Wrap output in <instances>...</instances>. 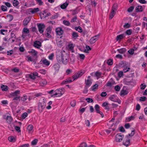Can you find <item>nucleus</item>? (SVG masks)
Wrapping results in <instances>:
<instances>
[{"label":"nucleus","mask_w":147,"mask_h":147,"mask_svg":"<svg viewBox=\"0 0 147 147\" xmlns=\"http://www.w3.org/2000/svg\"><path fill=\"white\" fill-rule=\"evenodd\" d=\"M59 64L58 63L55 64L53 66V68L56 70H59Z\"/></svg>","instance_id":"e433bc0d"},{"label":"nucleus","mask_w":147,"mask_h":147,"mask_svg":"<svg viewBox=\"0 0 147 147\" xmlns=\"http://www.w3.org/2000/svg\"><path fill=\"white\" fill-rule=\"evenodd\" d=\"M20 93V91L19 90H16L13 92H11L10 94V96L11 97H14L17 96L18 94Z\"/></svg>","instance_id":"4468645a"},{"label":"nucleus","mask_w":147,"mask_h":147,"mask_svg":"<svg viewBox=\"0 0 147 147\" xmlns=\"http://www.w3.org/2000/svg\"><path fill=\"white\" fill-rule=\"evenodd\" d=\"M68 47L69 50H72L74 49V46L72 44H69L68 45Z\"/></svg>","instance_id":"0e129e2a"},{"label":"nucleus","mask_w":147,"mask_h":147,"mask_svg":"<svg viewBox=\"0 0 147 147\" xmlns=\"http://www.w3.org/2000/svg\"><path fill=\"white\" fill-rule=\"evenodd\" d=\"M27 116V114L26 113H24L22 115V119L25 118Z\"/></svg>","instance_id":"338daca9"},{"label":"nucleus","mask_w":147,"mask_h":147,"mask_svg":"<svg viewBox=\"0 0 147 147\" xmlns=\"http://www.w3.org/2000/svg\"><path fill=\"white\" fill-rule=\"evenodd\" d=\"M117 5L116 4H114L113 5L112 8V10L113 11H116L117 9Z\"/></svg>","instance_id":"c9c22d12"},{"label":"nucleus","mask_w":147,"mask_h":147,"mask_svg":"<svg viewBox=\"0 0 147 147\" xmlns=\"http://www.w3.org/2000/svg\"><path fill=\"white\" fill-rule=\"evenodd\" d=\"M69 83H71L75 79L73 77V76L72 78H69L67 79Z\"/></svg>","instance_id":"09e8293b"},{"label":"nucleus","mask_w":147,"mask_h":147,"mask_svg":"<svg viewBox=\"0 0 147 147\" xmlns=\"http://www.w3.org/2000/svg\"><path fill=\"white\" fill-rule=\"evenodd\" d=\"M47 82L45 80H42L40 82V84L42 86H44L47 84Z\"/></svg>","instance_id":"2f4dec72"},{"label":"nucleus","mask_w":147,"mask_h":147,"mask_svg":"<svg viewBox=\"0 0 147 147\" xmlns=\"http://www.w3.org/2000/svg\"><path fill=\"white\" fill-rule=\"evenodd\" d=\"M71 105L72 107H74L76 105V101L75 100H73L71 102Z\"/></svg>","instance_id":"680f3d73"},{"label":"nucleus","mask_w":147,"mask_h":147,"mask_svg":"<svg viewBox=\"0 0 147 147\" xmlns=\"http://www.w3.org/2000/svg\"><path fill=\"white\" fill-rule=\"evenodd\" d=\"M19 4V2L17 0H14L13 3V6L15 7H16L17 5H18Z\"/></svg>","instance_id":"58836bf2"},{"label":"nucleus","mask_w":147,"mask_h":147,"mask_svg":"<svg viewBox=\"0 0 147 147\" xmlns=\"http://www.w3.org/2000/svg\"><path fill=\"white\" fill-rule=\"evenodd\" d=\"M101 75V73L100 72L97 71L95 73V76L97 77L98 78H99Z\"/></svg>","instance_id":"8fccbe9b"},{"label":"nucleus","mask_w":147,"mask_h":147,"mask_svg":"<svg viewBox=\"0 0 147 147\" xmlns=\"http://www.w3.org/2000/svg\"><path fill=\"white\" fill-rule=\"evenodd\" d=\"M36 77H38V74L36 71H34L29 75V78L33 80L35 79Z\"/></svg>","instance_id":"423d86ee"},{"label":"nucleus","mask_w":147,"mask_h":147,"mask_svg":"<svg viewBox=\"0 0 147 147\" xmlns=\"http://www.w3.org/2000/svg\"><path fill=\"white\" fill-rule=\"evenodd\" d=\"M84 73V72L79 71L73 76V77L75 79H76L78 78L81 77Z\"/></svg>","instance_id":"9d476101"},{"label":"nucleus","mask_w":147,"mask_h":147,"mask_svg":"<svg viewBox=\"0 0 147 147\" xmlns=\"http://www.w3.org/2000/svg\"><path fill=\"white\" fill-rule=\"evenodd\" d=\"M29 9L30 10V12H31L33 14L39 11V9L38 8H34V9L30 8Z\"/></svg>","instance_id":"6ab92c4d"},{"label":"nucleus","mask_w":147,"mask_h":147,"mask_svg":"<svg viewBox=\"0 0 147 147\" xmlns=\"http://www.w3.org/2000/svg\"><path fill=\"white\" fill-rule=\"evenodd\" d=\"M63 91L64 93V92H65L64 88H60L56 90L55 91V93H60V92H61Z\"/></svg>","instance_id":"7c9ffc66"},{"label":"nucleus","mask_w":147,"mask_h":147,"mask_svg":"<svg viewBox=\"0 0 147 147\" xmlns=\"http://www.w3.org/2000/svg\"><path fill=\"white\" fill-rule=\"evenodd\" d=\"M8 140L9 141L13 142H15L16 141L15 138L13 136L9 137L8 138Z\"/></svg>","instance_id":"cd10ccee"},{"label":"nucleus","mask_w":147,"mask_h":147,"mask_svg":"<svg viewBox=\"0 0 147 147\" xmlns=\"http://www.w3.org/2000/svg\"><path fill=\"white\" fill-rule=\"evenodd\" d=\"M41 61L43 64L46 65L48 66L50 64V62L47 59H45L44 60H41Z\"/></svg>","instance_id":"393cba45"},{"label":"nucleus","mask_w":147,"mask_h":147,"mask_svg":"<svg viewBox=\"0 0 147 147\" xmlns=\"http://www.w3.org/2000/svg\"><path fill=\"white\" fill-rule=\"evenodd\" d=\"M127 94V92L125 90H122L120 92L121 96H124Z\"/></svg>","instance_id":"79ce46f5"},{"label":"nucleus","mask_w":147,"mask_h":147,"mask_svg":"<svg viewBox=\"0 0 147 147\" xmlns=\"http://www.w3.org/2000/svg\"><path fill=\"white\" fill-rule=\"evenodd\" d=\"M115 11H113L111 10V14L109 16V18L110 19H111L114 16L115 14Z\"/></svg>","instance_id":"473e14b6"},{"label":"nucleus","mask_w":147,"mask_h":147,"mask_svg":"<svg viewBox=\"0 0 147 147\" xmlns=\"http://www.w3.org/2000/svg\"><path fill=\"white\" fill-rule=\"evenodd\" d=\"M38 141V140L37 139H34L31 142V145L34 146L36 145Z\"/></svg>","instance_id":"a19ab883"},{"label":"nucleus","mask_w":147,"mask_h":147,"mask_svg":"<svg viewBox=\"0 0 147 147\" xmlns=\"http://www.w3.org/2000/svg\"><path fill=\"white\" fill-rule=\"evenodd\" d=\"M29 32L30 31L29 29L27 28H23L22 30V33L26 34L29 33Z\"/></svg>","instance_id":"f704fd0d"},{"label":"nucleus","mask_w":147,"mask_h":147,"mask_svg":"<svg viewBox=\"0 0 147 147\" xmlns=\"http://www.w3.org/2000/svg\"><path fill=\"white\" fill-rule=\"evenodd\" d=\"M61 93H55L54 94L53 96H54V97H55V96L56 97H60L62 95V94H64V92L63 91Z\"/></svg>","instance_id":"c85d7f7f"},{"label":"nucleus","mask_w":147,"mask_h":147,"mask_svg":"<svg viewBox=\"0 0 147 147\" xmlns=\"http://www.w3.org/2000/svg\"><path fill=\"white\" fill-rule=\"evenodd\" d=\"M98 86L97 84H95L92 87V90L95 91L98 89Z\"/></svg>","instance_id":"4c0bfd02"},{"label":"nucleus","mask_w":147,"mask_h":147,"mask_svg":"<svg viewBox=\"0 0 147 147\" xmlns=\"http://www.w3.org/2000/svg\"><path fill=\"white\" fill-rule=\"evenodd\" d=\"M125 33L128 35H130L132 33V30L131 29L125 31Z\"/></svg>","instance_id":"de8ad7c7"},{"label":"nucleus","mask_w":147,"mask_h":147,"mask_svg":"<svg viewBox=\"0 0 147 147\" xmlns=\"http://www.w3.org/2000/svg\"><path fill=\"white\" fill-rule=\"evenodd\" d=\"M38 27L39 32L40 33H42L44 31V29L45 28V26L43 24H40L38 25Z\"/></svg>","instance_id":"39448f33"},{"label":"nucleus","mask_w":147,"mask_h":147,"mask_svg":"<svg viewBox=\"0 0 147 147\" xmlns=\"http://www.w3.org/2000/svg\"><path fill=\"white\" fill-rule=\"evenodd\" d=\"M137 49L135 48V49H129L128 51V53L131 55H132L134 53V51L135 50H136Z\"/></svg>","instance_id":"72a5a7b5"},{"label":"nucleus","mask_w":147,"mask_h":147,"mask_svg":"<svg viewBox=\"0 0 147 147\" xmlns=\"http://www.w3.org/2000/svg\"><path fill=\"white\" fill-rule=\"evenodd\" d=\"M41 42L39 41H35L34 44V46L35 47L39 48L41 46Z\"/></svg>","instance_id":"dca6fc26"},{"label":"nucleus","mask_w":147,"mask_h":147,"mask_svg":"<svg viewBox=\"0 0 147 147\" xmlns=\"http://www.w3.org/2000/svg\"><path fill=\"white\" fill-rule=\"evenodd\" d=\"M113 59H110L107 60V63L109 65H112L113 64Z\"/></svg>","instance_id":"a18cd8bd"},{"label":"nucleus","mask_w":147,"mask_h":147,"mask_svg":"<svg viewBox=\"0 0 147 147\" xmlns=\"http://www.w3.org/2000/svg\"><path fill=\"white\" fill-rule=\"evenodd\" d=\"M78 147H87V145L86 143H81Z\"/></svg>","instance_id":"5fc2aeb1"},{"label":"nucleus","mask_w":147,"mask_h":147,"mask_svg":"<svg viewBox=\"0 0 147 147\" xmlns=\"http://www.w3.org/2000/svg\"><path fill=\"white\" fill-rule=\"evenodd\" d=\"M136 12H142L143 11V9L142 6H138L136 7Z\"/></svg>","instance_id":"a878e982"},{"label":"nucleus","mask_w":147,"mask_h":147,"mask_svg":"<svg viewBox=\"0 0 147 147\" xmlns=\"http://www.w3.org/2000/svg\"><path fill=\"white\" fill-rule=\"evenodd\" d=\"M26 57L28 59L27 61H28L33 62L34 64L36 63V59H33L32 57L29 56H27Z\"/></svg>","instance_id":"2eb2a0df"},{"label":"nucleus","mask_w":147,"mask_h":147,"mask_svg":"<svg viewBox=\"0 0 147 147\" xmlns=\"http://www.w3.org/2000/svg\"><path fill=\"white\" fill-rule=\"evenodd\" d=\"M33 127L32 125H29L27 127V130L29 133H30L32 131Z\"/></svg>","instance_id":"aec40b11"},{"label":"nucleus","mask_w":147,"mask_h":147,"mask_svg":"<svg viewBox=\"0 0 147 147\" xmlns=\"http://www.w3.org/2000/svg\"><path fill=\"white\" fill-rule=\"evenodd\" d=\"M135 118V117L133 116H131L130 117L127 118L126 119V120L127 122H129L131 120H134Z\"/></svg>","instance_id":"ea45409f"},{"label":"nucleus","mask_w":147,"mask_h":147,"mask_svg":"<svg viewBox=\"0 0 147 147\" xmlns=\"http://www.w3.org/2000/svg\"><path fill=\"white\" fill-rule=\"evenodd\" d=\"M46 105V101L45 99L40 100L38 103V111L41 113L42 112L45 108Z\"/></svg>","instance_id":"f03ea898"},{"label":"nucleus","mask_w":147,"mask_h":147,"mask_svg":"<svg viewBox=\"0 0 147 147\" xmlns=\"http://www.w3.org/2000/svg\"><path fill=\"white\" fill-rule=\"evenodd\" d=\"M28 53L31 54L34 56H37L38 54V52L33 49H32L31 51H28Z\"/></svg>","instance_id":"f3484780"},{"label":"nucleus","mask_w":147,"mask_h":147,"mask_svg":"<svg viewBox=\"0 0 147 147\" xmlns=\"http://www.w3.org/2000/svg\"><path fill=\"white\" fill-rule=\"evenodd\" d=\"M56 57L58 62L66 65L69 61V56L64 51L58 50L56 52Z\"/></svg>","instance_id":"f257e3e1"},{"label":"nucleus","mask_w":147,"mask_h":147,"mask_svg":"<svg viewBox=\"0 0 147 147\" xmlns=\"http://www.w3.org/2000/svg\"><path fill=\"white\" fill-rule=\"evenodd\" d=\"M51 30L50 28H47L45 31V35L48 38H51V36L50 35Z\"/></svg>","instance_id":"6e6552de"},{"label":"nucleus","mask_w":147,"mask_h":147,"mask_svg":"<svg viewBox=\"0 0 147 147\" xmlns=\"http://www.w3.org/2000/svg\"><path fill=\"white\" fill-rule=\"evenodd\" d=\"M130 24L128 23H125L123 25V27L125 28H128L130 27Z\"/></svg>","instance_id":"13d9d810"},{"label":"nucleus","mask_w":147,"mask_h":147,"mask_svg":"<svg viewBox=\"0 0 147 147\" xmlns=\"http://www.w3.org/2000/svg\"><path fill=\"white\" fill-rule=\"evenodd\" d=\"M63 23L65 25L69 26L70 25V23L68 21L66 20H64Z\"/></svg>","instance_id":"052dcab7"},{"label":"nucleus","mask_w":147,"mask_h":147,"mask_svg":"<svg viewBox=\"0 0 147 147\" xmlns=\"http://www.w3.org/2000/svg\"><path fill=\"white\" fill-rule=\"evenodd\" d=\"M56 32L57 35L60 36L62 35L64 32L62 29L60 27H58L56 29Z\"/></svg>","instance_id":"0eeeda50"},{"label":"nucleus","mask_w":147,"mask_h":147,"mask_svg":"<svg viewBox=\"0 0 147 147\" xmlns=\"http://www.w3.org/2000/svg\"><path fill=\"white\" fill-rule=\"evenodd\" d=\"M42 94L41 93H36L35 94L34 96V97H38L39 96H42Z\"/></svg>","instance_id":"4d7b16f0"},{"label":"nucleus","mask_w":147,"mask_h":147,"mask_svg":"<svg viewBox=\"0 0 147 147\" xmlns=\"http://www.w3.org/2000/svg\"><path fill=\"white\" fill-rule=\"evenodd\" d=\"M86 100L88 103L93 102V99L90 98H87L86 99Z\"/></svg>","instance_id":"603ef678"},{"label":"nucleus","mask_w":147,"mask_h":147,"mask_svg":"<svg viewBox=\"0 0 147 147\" xmlns=\"http://www.w3.org/2000/svg\"><path fill=\"white\" fill-rule=\"evenodd\" d=\"M7 86L3 85H2L1 86V88L3 91H7Z\"/></svg>","instance_id":"c03bdc74"},{"label":"nucleus","mask_w":147,"mask_h":147,"mask_svg":"<svg viewBox=\"0 0 147 147\" xmlns=\"http://www.w3.org/2000/svg\"><path fill=\"white\" fill-rule=\"evenodd\" d=\"M116 96L115 95H112L109 98V99L110 100L112 101L115 102L117 100L116 98Z\"/></svg>","instance_id":"412c9836"},{"label":"nucleus","mask_w":147,"mask_h":147,"mask_svg":"<svg viewBox=\"0 0 147 147\" xmlns=\"http://www.w3.org/2000/svg\"><path fill=\"white\" fill-rule=\"evenodd\" d=\"M124 137L123 135H121V134H118L115 136V141L117 142H120L123 140Z\"/></svg>","instance_id":"20e7f679"},{"label":"nucleus","mask_w":147,"mask_h":147,"mask_svg":"<svg viewBox=\"0 0 147 147\" xmlns=\"http://www.w3.org/2000/svg\"><path fill=\"white\" fill-rule=\"evenodd\" d=\"M85 84L86 85L85 87H86V88H87L89 87L92 84V82L91 80L88 79L87 80H85Z\"/></svg>","instance_id":"f8f14e48"},{"label":"nucleus","mask_w":147,"mask_h":147,"mask_svg":"<svg viewBox=\"0 0 147 147\" xmlns=\"http://www.w3.org/2000/svg\"><path fill=\"white\" fill-rule=\"evenodd\" d=\"M29 144H27L21 145L18 147H29Z\"/></svg>","instance_id":"774afa93"},{"label":"nucleus","mask_w":147,"mask_h":147,"mask_svg":"<svg viewBox=\"0 0 147 147\" xmlns=\"http://www.w3.org/2000/svg\"><path fill=\"white\" fill-rule=\"evenodd\" d=\"M1 9L2 11H7V8L5 6L3 5L1 6Z\"/></svg>","instance_id":"864d4df0"},{"label":"nucleus","mask_w":147,"mask_h":147,"mask_svg":"<svg viewBox=\"0 0 147 147\" xmlns=\"http://www.w3.org/2000/svg\"><path fill=\"white\" fill-rule=\"evenodd\" d=\"M75 29L76 31H78L80 32H82V28L80 26L78 27H76L75 28Z\"/></svg>","instance_id":"37998d69"},{"label":"nucleus","mask_w":147,"mask_h":147,"mask_svg":"<svg viewBox=\"0 0 147 147\" xmlns=\"http://www.w3.org/2000/svg\"><path fill=\"white\" fill-rule=\"evenodd\" d=\"M72 36L73 38L76 39L78 36V35L77 32H73L72 34Z\"/></svg>","instance_id":"bb28decb"},{"label":"nucleus","mask_w":147,"mask_h":147,"mask_svg":"<svg viewBox=\"0 0 147 147\" xmlns=\"http://www.w3.org/2000/svg\"><path fill=\"white\" fill-rule=\"evenodd\" d=\"M31 20V18L29 17L26 18L23 22V24L24 26H26L28 25Z\"/></svg>","instance_id":"9b49d317"},{"label":"nucleus","mask_w":147,"mask_h":147,"mask_svg":"<svg viewBox=\"0 0 147 147\" xmlns=\"http://www.w3.org/2000/svg\"><path fill=\"white\" fill-rule=\"evenodd\" d=\"M39 71L41 74L45 75L46 74V71L44 69H40L39 70Z\"/></svg>","instance_id":"e2e57ef3"},{"label":"nucleus","mask_w":147,"mask_h":147,"mask_svg":"<svg viewBox=\"0 0 147 147\" xmlns=\"http://www.w3.org/2000/svg\"><path fill=\"white\" fill-rule=\"evenodd\" d=\"M99 35L95 36L92 37L90 40V43L91 44H92L95 43L98 39Z\"/></svg>","instance_id":"1a4fd4ad"},{"label":"nucleus","mask_w":147,"mask_h":147,"mask_svg":"<svg viewBox=\"0 0 147 147\" xmlns=\"http://www.w3.org/2000/svg\"><path fill=\"white\" fill-rule=\"evenodd\" d=\"M134 9V7L133 6H131L128 8V9L127 10V11L129 12H131L133 11Z\"/></svg>","instance_id":"6e6d98bb"},{"label":"nucleus","mask_w":147,"mask_h":147,"mask_svg":"<svg viewBox=\"0 0 147 147\" xmlns=\"http://www.w3.org/2000/svg\"><path fill=\"white\" fill-rule=\"evenodd\" d=\"M127 67H124L123 70V72L125 73L129 71V70L130 69V68L129 67H128V68Z\"/></svg>","instance_id":"3c124183"},{"label":"nucleus","mask_w":147,"mask_h":147,"mask_svg":"<svg viewBox=\"0 0 147 147\" xmlns=\"http://www.w3.org/2000/svg\"><path fill=\"white\" fill-rule=\"evenodd\" d=\"M123 144L126 147H128L130 144V140L129 139H126L125 141L124 140L123 142Z\"/></svg>","instance_id":"a211bd4d"},{"label":"nucleus","mask_w":147,"mask_h":147,"mask_svg":"<svg viewBox=\"0 0 147 147\" xmlns=\"http://www.w3.org/2000/svg\"><path fill=\"white\" fill-rule=\"evenodd\" d=\"M94 108L95 109L96 111V112L97 113L98 111H99V106L98 105H95L94 107Z\"/></svg>","instance_id":"bf43d9fd"},{"label":"nucleus","mask_w":147,"mask_h":147,"mask_svg":"<svg viewBox=\"0 0 147 147\" xmlns=\"http://www.w3.org/2000/svg\"><path fill=\"white\" fill-rule=\"evenodd\" d=\"M115 89L116 91H119L120 90V88L119 86L117 85L115 86Z\"/></svg>","instance_id":"69168bd1"},{"label":"nucleus","mask_w":147,"mask_h":147,"mask_svg":"<svg viewBox=\"0 0 147 147\" xmlns=\"http://www.w3.org/2000/svg\"><path fill=\"white\" fill-rule=\"evenodd\" d=\"M117 51L119 53L123 54L126 51V49L125 48H122L120 49H117Z\"/></svg>","instance_id":"c756f323"},{"label":"nucleus","mask_w":147,"mask_h":147,"mask_svg":"<svg viewBox=\"0 0 147 147\" xmlns=\"http://www.w3.org/2000/svg\"><path fill=\"white\" fill-rule=\"evenodd\" d=\"M125 37V35L124 34H121L117 36L116 38V39L117 41L119 40L120 41Z\"/></svg>","instance_id":"ddd939ff"},{"label":"nucleus","mask_w":147,"mask_h":147,"mask_svg":"<svg viewBox=\"0 0 147 147\" xmlns=\"http://www.w3.org/2000/svg\"><path fill=\"white\" fill-rule=\"evenodd\" d=\"M68 4L69 3H68L65 2L61 5L60 6V7L62 9H65L68 6Z\"/></svg>","instance_id":"4be33fe9"},{"label":"nucleus","mask_w":147,"mask_h":147,"mask_svg":"<svg viewBox=\"0 0 147 147\" xmlns=\"http://www.w3.org/2000/svg\"><path fill=\"white\" fill-rule=\"evenodd\" d=\"M28 99V97L27 95H24L22 97H21L20 99H19V100H21L23 102H25Z\"/></svg>","instance_id":"b1692460"},{"label":"nucleus","mask_w":147,"mask_h":147,"mask_svg":"<svg viewBox=\"0 0 147 147\" xmlns=\"http://www.w3.org/2000/svg\"><path fill=\"white\" fill-rule=\"evenodd\" d=\"M7 122L8 123H10L12 121L13 119L10 116H7L6 119Z\"/></svg>","instance_id":"5701e85b"},{"label":"nucleus","mask_w":147,"mask_h":147,"mask_svg":"<svg viewBox=\"0 0 147 147\" xmlns=\"http://www.w3.org/2000/svg\"><path fill=\"white\" fill-rule=\"evenodd\" d=\"M62 36L58 38L56 40V43L58 47H61L63 46V44L64 42V40L63 38H62Z\"/></svg>","instance_id":"7ed1b4c3"},{"label":"nucleus","mask_w":147,"mask_h":147,"mask_svg":"<svg viewBox=\"0 0 147 147\" xmlns=\"http://www.w3.org/2000/svg\"><path fill=\"white\" fill-rule=\"evenodd\" d=\"M7 32V30L1 29L0 30V32L1 34L5 35Z\"/></svg>","instance_id":"49530a36"}]
</instances>
